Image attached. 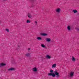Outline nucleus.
<instances>
[{"instance_id": "2", "label": "nucleus", "mask_w": 79, "mask_h": 79, "mask_svg": "<svg viewBox=\"0 0 79 79\" xmlns=\"http://www.w3.org/2000/svg\"><path fill=\"white\" fill-rule=\"evenodd\" d=\"M61 11V9L60 8H57L56 9V11L57 13H59Z\"/></svg>"}, {"instance_id": "12", "label": "nucleus", "mask_w": 79, "mask_h": 79, "mask_svg": "<svg viewBox=\"0 0 79 79\" xmlns=\"http://www.w3.org/2000/svg\"><path fill=\"white\" fill-rule=\"evenodd\" d=\"M56 66V64H53L52 66V68H55Z\"/></svg>"}, {"instance_id": "5", "label": "nucleus", "mask_w": 79, "mask_h": 79, "mask_svg": "<svg viewBox=\"0 0 79 79\" xmlns=\"http://www.w3.org/2000/svg\"><path fill=\"white\" fill-rule=\"evenodd\" d=\"M32 70L33 71H34L35 72H36V71H37V68L35 67L34 68H33Z\"/></svg>"}, {"instance_id": "9", "label": "nucleus", "mask_w": 79, "mask_h": 79, "mask_svg": "<svg viewBox=\"0 0 79 79\" xmlns=\"http://www.w3.org/2000/svg\"><path fill=\"white\" fill-rule=\"evenodd\" d=\"M41 35H43V36H46L47 35V34L45 33H43L41 34Z\"/></svg>"}, {"instance_id": "4", "label": "nucleus", "mask_w": 79, "mask_h": 79, "mask_svg": "<svg viewBox=\"0 0 79 79\" xmlns=\"http://www.w3.org/2000/svg\"><path fill=\"white\" fill-rule=\"evenodd\" d=\"M15 69L13 68H11L8 69V71H14Z\"/></svg>"}, {"instance_id": "6", "label": "nucleus", "mask_w": 79, "mask_h": 79, "mask_svg": "<svg viewBox=\"0 0 79 79\" xmlns=\"http://www.w3.org/2000/svg\"><path fill=\"white\" fill-rule=\"evenodd\" d=\"M73 74H74V72H70V76L71 77H72L73 76Z\"/></svg>"}, {"instance_id": "8", "label": "nucleus", "mask_w": 79, "mask_h": 79, "mask_svg": "<svg viewBox=\"0 0 79 79\" xmlns=\"http://www.w3.org/2000/svg\"><path fill=\"white\" fill-rule=\"evenodd\" d=\"M5 65H6V64H5L3 63H0V67L2 66H5Z\"/></svg>"}, {"instance_id": "22", "label": "nucleus", "mask_w": 79, "mask_h": 79, "mask_svg": "<svg viewBox=\"0 0 79 79\" xmlns=\"http://www.w3.org/2000/svg\"><path fill=\"white\" fill-rule=\"evenodd\" d=\"M77 31H79V29H77Z\"/></svg>"}, {"instance_id": "11", "label": "nucleus", "mask_w": 79, "mask_h": 79, "mask_svg": "<svg viewBox=\"0 0 79 79\" xmlns=\"http://www.w3.org/2000/svg\"><path fill=\"white\" fill-rule=\"evenodd\" d=\"M73 11L74 13H77V10L76 9L73 10Z\"/></svg>"}, {"instance_id": "13", "label": "nucleus", "mask_w": 79, "mask_h": 79, "mask_svg": "<svg viewBox=\"0 0 79 79\" xmlns=\"http://www.w3.org/2000/svg\"><path fill=\"white\" fill-rule=\"evenodd\" d=\"M28 18H32V15H31V14L29 13L28 14Z\"/></svg>"}, {"instance_id": "3", "label": "nucleus", "mask_w": 79, "mask_h": 79, "mask_svg": "<svg viewBox=\"0 0 79 79\" xmlns=\"http://www.w3.org/2000/svg\"><path fill=\"white\" fill-rule=\"evenodd\" d=\"M46 58H47V59H50L51 58V56L49 55H46L45 56Z\"/></svg>"}, {"instance_id": "18", "label": "nucleus", "mask_w": 79, "mask_h": 79, "mask_svg": "<svg viewBox=\"0 0 79 79\" xmlns=\"http://www.w3.org/2000/svg\"><path fill=\"white\" fill-rule=\"evenodd\" d=\"M30 22H31V21L29 20H27V23H30Z\"/></svg>"}, {"instance_id": "20", "label": "nucleus", "mask_w": 79, "mask_h": 79, "mask_svg": "<svg viewBox=\"0 0 79 79\" xmlns=\"http://www.w3.org/2000/svg\"><path fill=\"white\" fill-rule=\"evenodd\" d=\"M6 31H7V32H9V30H8V28L6 29Z\"/></svg>"}, {"instance_id": "7", "label": "nucleus", "mask_w": 79, "mask_h": 79, "mask_svg": "<svg viewBox=\"0 0 79 79\" xmlns=\"http://www.w3.org/2000/svg\"><path fill=\"white\" fill-rule=\"evenodd\" d=\"M45 40L47 42H50V39L49 38H46L45 39Z\"/></svg>"}, {"instance_id": "16", "label": "nucleus", "mask_w": 79, "mask_h": 79, "mask_svg": "<svg viewBox=\"0 0 79 79\" xmlns=\"http://www.w3.org/2000/svg\"><path fill=\"white\" fill-rule=\"evenodd\" d=\"M72 61H74L75 60V58L74 57H72Z\"/></svg>"}, {"instance_id": "21", "label": "nucleus", "mask_w": 79, "mask_h": 79, "mask_svg": "<svg viewBox=\"0 0 79 79\" xmlns=\"http://www.w3.org/2000/svg\"><path fill=\"white\" fill-rule=\"evenodd\" d=\"M30 49H31V48H28V50H30Z\"/></svg>"}, {"instance_id": "17", "label": "nucleus", "mask_w": 79, "mask_h": 79, "mask_svg": "<svg viewBox=\"0 0 79 79\" xmlns=\"http://www.w3.org/2000/svg\"><path fill=\"white\" fill-rule=\"evenodd\" d=\"M25 55L27 56H29L30 54H29V53H27L25 54Z\"/></svg>"}, {"instance_id": "14", "label": "nucleus", "mask_w": 79, "mask_h": 79, "mask_svg": "<svg viewBox=\"0 0 79 79\" xmlns=\"http://www.w3.org/2000/svg\"><path fill=\"white\" fill-rule=\"evenodd\" d=\"M67 29L68 31H70L71 30V27L69 26H68L67 27Z\"/></svg>"}, {"instance_id": "15", "label": "nucleus", "mask_w": 79, "mask_h": 79, "mask_svg": "<svg viewBox=\"0 0 79 79\" xmlns=\"http://www.w3.org/2000/svg\"><path fill=\"white\" fill-rule=\"evenodd\" d=\"M41 47H43V48H46V47L44 45V44H41Z\"/></svg>"}, {"instance_id": "10", "label": "nucleus", "mask_w": 79, "mask_h": 79, "mask_svg": "<svg viewBox=\"0 0 79 79\" xmlns=\"http://www.w3.org/2000/svg\"><path fill=\"white\" fill-rule=\"evenodd\" d=\"M37 39L39 40H42V38L40 37H37Z\"/></svg>"}, {"instance_id": "19", "label": "nucleus", "mask_w": 79, "mask_h": 79, "mask_svg": "<svg viewBox=\"0 0 79 79\" xmlns=\"http://www.w3.org/2000/svg\"><path fill=\"white\" fill-rule=\"evenodd\" d=\"M35 25H37V21H35Z\"/></svg>"}, {"instance_id": "1", "label": "nucleus", "mask_w": 79, "mask_h": 79, "mask_svg": "<svg viewBox=\"0 0 79 79\" xmlns=\"http://www.w3.org/2000/svg\"><path fill=\"white\" fill-rule=\"evenodd\" d=\"M50 72L51 73H48V76H52V77H55V75H56V77H60L59 73L57 72V71H56V70L54 72L55 74L54 73H52L53 72V71L52 70H50Z\"/></svg>"}]
</instances>
